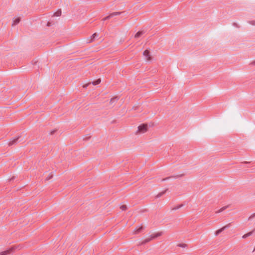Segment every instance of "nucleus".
I'll return each mask as SVG.
<instances>
[{"label":"nucleus","mask_w":255,"mask_h":255,"mask_svg":"<svg viewBox=\"0 0 255 255\" xmlns=\"http://www.w3.org/2000/svg\"><path fill=\"white\" fill-rule=\"evenodd\" d=\"M47 26H50V23L49 22L47 23Z\"/></svg>","instance_id":"31"},{"label":"nucleus","mask_w":255,"mask_h":255,"mask_svg":"<svg viewBox=\"0 0 255 255\" xmlns=\"http://www.w3.org/2000/svg\"><path fill=\"white\" fill-rule=\"evenodd\" d=\"M250 64L251 65H255V60H254L253 62H252Z\"/></svg>","instance_id":"29"},{"label":"nucleus","mask_w":255,"mask_h":255,"mask_svg":"<svg viewBox=\"0 0 255 255\" xmlns=\"http://www.w3.org/2000/svg\"><path fill=\"white\" fill-rule=\"evenodd\" d=\"M54 131H51V134H53V133H54Z\"/></svg>","instance_id":"30"},{"label":"nucleus","mask_w":255,"mask_h":255,"mask_svg":"<svg viewBox=\"0 0 255 255\" xmlns=\"http://www.w3.org/2000/svg\"><path fill=\"white\" fill-rule=\"evenodd\" d=\"M183 206V204H180L179 205H177V206H176L172 207L171 210H172V211L176 210H178V209H180V208H181Z\"/></svg>","instance_id":"13"},{"label":"nucleus","mask_w":255,"mask_h":255,"mask_svg":"<svg viewBox=\"0 0 255 255\" xmlns=\"http://www.w3.org/2000/svg\"><path fill=\"white\" fill-rule=\"evenodd\" d=\"M224 230V229L222 228H221V229L217 230L215 233V235L216 236H218L221 233H222L223 231Z\"/></svg>","instance_id":"14"},{"label":"nucleus","mask_w":255,"mask_h":255,"mask_svg":"<svg viewBox=\"0 0 255 255\" xmlns=\"http://www.w3.org/2000/svg\"><path fill=\"white\" fill-rule=\"evenodd\" d=\"M163 232H157L156 233H155V234H152L150 237L152 239V240H154L156 238H157V237H159L161 236H162L163 235Z\"/></svg>","instance_id":"5"},{"label":"nucleus","mask_w":255,"mask_h":255,"mask_svg":"<svg viewBox=\"0 0 255 255\" xmlns=\"http://www.w3.org/2000/svg\"><path fill=\"white\" fill-rule=\"evenodd\" d=\"M23 248L21 245L13 246L8 250L0 253V255H7L13 253L15 250H20Z\"/></svg>","instance_id":"1"},{"label":"nucleus","mask_w":255,"mask_h":255,"mask_svg":"<svg viewBox=\"0 0 255 255\" xmlns=\"http://www.w3.org/2000/svg\"><path fill=\"white\" fill-rule=\"evenodd\" d=\"M181 176H182V175H178V176H170V177H166V178L162 179L161 180V181H164L167 180L168 179H170V178H178V177H181Z\"/></svg>","instance_id":"15"},{"label":"nucleus","mask_w":255,"mask_h":255,"mask_svg":"<svg viewBox=\"0 0 255 255\" xmlns=\"http://www.w3.org/2000/svg\"><path fill=\"white\" fill-rule=\"evenodd\" d=\"M117 97H114V98H113L111 99L110 100V104H113L114 102H116L117 100Z\"/></svg>","instance_id":"20"},{"label":"nucleus","mask_w":255,"mask_h":255,"mask_svg":"<svg viewBox=\"0 0 255 255\" xmlns=\"http://www.w3.org/2000/svg\"><path fill=\"white\" fill-rule=\"evenodd\" d=\"M143 55L146 58L147 61L151 60V57L150 56V52L148 50H145L143 53Z\"/></svg>","instance_id":"4"},{"label":"nucleus","mask_w":255,"mask_h":255,"mask_svg":"<svg viewBox=\"0 0 255 255\" xmlns=\"http://www.w3.org/2000/svg\"><path fill=\"white\" fill-rule=\"evenodd\" d=\"M61 10L60 9V10H58L56 12H55L53 15L54 16H59L61 15Z\"/></svg>","instance_id":"17"},{"label":"nucleus","mask_w":255,"mask_h":255,"mask_svg":"<svg viewBox=\"0 0 255 255\" xmlns=\"http://www.w3.org/2000/svg\"><path fill=\"white\" fill-rule=\"evenodd\" d=\"M147 131V125L146 124H142L138 126V129L136 132V134L144 133Z\"/></svg>","instance_id":"2"},{"label":"nucleus","mask_w":255,"mask_h":255,"mask_svg":"<svg viewBox=\"0 0 255 255\" xmlns=\"http://www.w3.org/2000/svg\"><path fill=\"white\" fill-rule=\"evenodd\" d=\"M52 177H53V175H52V174L51 173L46 178V180H49L50 179H51L52 178Z\"/></svg>","instance_id":"23"},{"label":"nucleus","mask_w":255,"mask_h":255,"mask_svg":"<svg viewBox=\"0 0 255 255\" xmlns=\"http://www.w3.org/2000/svg\"><path fill=\"white\" fill-rule=\"evenodd\" d=\"M18 139H19V137H17L14 138V139H13L12 140L9 141L8 143V145L11 146V145H12L13 144L16 143Z\"/></svg>","instance_id":"11"},{"label":"nucleus","mask_w":255,"mask_h":255,"mask_svg":"<svg viewBox=\"0 0 255 255\" xmlns=\"http://www.w3.org/2000/svg\"><path fill=\"white\" fill-rule=\"evenodd\" d=\"M20 20V19L19 17H17V18H15L13 20V22L12 25L17 24L19 22Z\"/></svg>","instance_id":"16"},{"label":"nucleus","mask_w":255,"mask_h":255,"mask_svg":"<svg viewBox=\"0 0 255 255\" xmlns=\"http://www.w3.org/2000/svg\"><path fill=\"white\" fill-rule=\"evenodd\" d=\"M250 24L255 26V20H251L248 22Z\"/></svg>","instance_id":"26"},{"label":"nucleus","mask_w":255,"mask_h":255,"mask_svg":"<svg viewBox=\"0 0 255 255\" xmlns=\"http://www.w3.org/2000/svg\"><path fill=\"white\" fill-rule=\"evenodd\" d=\"M101 82V79H98L92 82L93 85H97L99 84H100Z\"/></svg>","instance_id":"18"},{"label":"nucleus","mask_w":255,"mask_h":255,"mask_svg":"<svg viewBox=\"0 0 255 255\" xmlns=\"http://www.w3.org/2000/svg\"><path fill=\"white\" fill-rule=\"evenodd\" d=\"M120 208L121 209V210H123V211H125V210H127V206H126V205H122V206L120 207Z\"/></svg>","instance_id":"22"},{"label":"nucleus","mask_w":255,"mask_h":255,"mask_svg":"<svg viewBox=\"0 0 255 255\" xmlns=\"http://www.w3.org/2000/svg\"><path fill=\"white\" fill-rule=\"evenodd\" d=\"M233 25L234 26H236V27H239V26L238 25V24L237 23H233Z\"/></svg>","instance_id":"27"},{"label":"nucleus","mask_w":255,"mask_h":255,"mask_svg":"<svg viewBox=\"0 0 255 255\" xmlns=\"http://www.w3.org/2000/svg\"><path fill=\"white\" fill-rule=\"evenodd\" d=\"M166 191V190H165L164 191H162V192H160L159 193H158V195H157L156 197L158 198V197H161L162 195H163L165 193Z\"/></svg>","instance_id":"21"},{"label":"nucleus","mask_w":255,"mask_h":255,"mask_svg":"<svg viewBox=\"0 0 255 255\" xmlns=\"http://www.w3.org/2000/svg\"><path fill=\"white\" fill-rule=\"evenodd\" d=\"M122 13V12H114L111 13L107 16L104 17L102 20L103 21H105V20L109 19L110 18H112L115 16L121 14Z\"/></svg>","instance_id":"3"},{"label":"nucleus","mask_w":255,"mask_h":255,"mask_svg":"<svg viewBox=\"0 0 255 255\" xmlns=\"http://www.w3.org/2000/svg\"><path fill=\"white\" fill-rule=\"evenodd\" d=\"M177 246L179 247L185 248L187 247V245L186 244H184V243H180V244H178L177 245Z\"/></svg>","instance_id":"19"},{"label":"nucleus","mask_w":255,"mask_h":255,"mask_svg":"<svg viewBox=\"0 0 255 255\" xmlns=\"http://www.w3.org/2000/svg\"><path fill=\"white\" fill-rule=\"evenodd\" d=\"M229 207H230V205L224 206V207H222L221 209H220L219 210L217 211L216 212V213H217V214L220 213L224 211V210H225L226 209H227Z\"/></svg>","instance_id":"9"},{"label":"nucleus","mask_w":255,"mask_h":255,"mask_svg":"<svg viewBox=\"0 0 255 255\" xmlns=\"http://www.w3.org/2000/svg\"><path fill=\"white\" fill-rule=\"evenodd\" d=\"M98 36V34L96 33H94L89 39H87V43H91L94 41L95 38Z\"/></svg>","instance_id":"7"},{"label":"nucleus","mask_w":255,"mask_h":255,"mask_svg":"<svg viewBox=\"0 0 255 255\" xmlns=\"http://www.w3.org/2000/svg\"><path fill=\"white\" fill-rule=\"evenodd\" d=\"M90 84V83H89L88 84H85L83 85V88H87L88 86Z\"/></svg>","instance_id":"28"},{"label":"nucleus","mask_w":255,"mask_h":255,"mask_svg":"<svg viewBox=\"0 0 255 255\" xmlns=\"http://www.w3.org/2000/svg\"><path fill=\"white\" fill-rule=\"evenodd\" d=\"M231 223H229V224H227L226 225H225V226L223 227V228L225 230L226 228L230 227L231 226Z\"/></svg>","instance_id":"25"},{"label":"nucleus","mask_w":255,"mask_h":255,"mask_svg":"<svg viewBox=\"0 0 255 255\" xmlns=\"http://www.w3.org/2000/svg\"><path fill=\"white\" fill-rule=\"evenodd\" d=\"M143 33V32L142 31H138L134 35L135 38H138L141 35H142Z\"/></svg>","instance_id":"12"},{"label":"nucleus","mask_w":255,"mask_h":255,"mask_svg":"<svg viewBox=\"0 0 255 255\" xmlns=\"http://www.w3.org/2000/svg\"><path fill=\"white\" fill-rule=\"evenodd\" d=\"M143 230V227L141 226L139 227L138 229H135L134 231L133 234H137L139 233H140Z\"/></svg>","instance_id":"10"},{"label":"nucleus","mask_w":255,"mask_h":255,"mask_svg":"<svg viewBox=\"0 0 255 255\" xmlns=\"http://www.w3.org/2000/svg\"><path fill=\"white\" fill-rule=\"evenodd\" d=\"M255 232V229H254L253 231H251V232H250L245 234L244 235H243L242 236V238L243 239H246L247 237H249L252 236L253 235V233Z\"/></svg>","instance_id":"8"},{"label":"nucleus","mask_w":255,"mask_h":255,"mask_svg":"<svg viewBox=\"0 0 255 255\" xmlns=\"http://www.w3.org/2000/svg\"><path fill=\"white\" fill-rule=\"evenodd\" d=\"M254 217H255V213L252 214L249 217V219L248 220H252V219H253Z\"/></svg>","instance_id":"24"},{"label":"nucleus","mask_w":255,"mask_h":255,"mask_svg":"<svg viewBox=\"0 0 255 255\" xmlns=\"http://www.w3.org/2000/svg\"><path fill=\"white\" fill-rule=\"evenodd\" d=\"M151 240H152V239H151V237L150 236V237L147 238L145 239V240H144L143 241H142V242H140L138 244V246H141V245L146 244V243L149 242Z\"/></svg>","instance_id":"6"}]
</instances>
